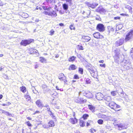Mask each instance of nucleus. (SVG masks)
Masks as SVG:
<instances>
[{
  "label": "nucleus",
  "mask_w": 133,
  "mask_h": 133,
  "mask_svg": "<svg viewBox=\"0 0 133 133\" xmlns=\"http://www.w3.org/2000/svg\"><path fill=\"white\" fill-rule=\"evenodd\" d=\"M109 106L112 109L116 111L120 110V106L113 101L110 102L109 104Z\"/></svg>",
  "instance_id": "obj_1"
},
{
  "label": "nucleus",
  "mask_w": 133,
  "mask_h": 133,
  "mask_svg": "<svg viewBox=\"0 0 133 133\" xmlns=\"http://www.w3.org/2000/svg\"><path fill=\"white\" fill-rule=\"evenodd\" d=\"M55 126V122L52 120H50L48 123V124H45L43 125L44 128H48L51 127H53Z\"/></svg>",
  "instance_id": "obj_2"
},
{
  "label": "nucleus",
  "mask_w": 133,
  "mask_h": 133,
  "mask_svg": "<svg viewBox=\"0 0 133 133\" xmlns=\"http://www.w3.org/2000/svg\"><path fill=\"white\" fill-rule=\"evenodd\" d=\"M34 41L33 39L29 40H23L21 42V44L24 46H26L27 45L30 44Z\"/></svg>",
  "instance_id": "obj_3"
},
{
  "label": "nucleus",
  "mask_w": 133,
  "mask_h": 133,
  "mask_svg": "<svg viewBox=\"0 0 133 133\" xmlns=\"http://www.w3.org/2000/svg\"><path fill=\"white\" fill-rule=\"evenodd\" d=\"M69 122L72 124H75L77 123L78 119L76 117H71L69 120Z\"/></svg>",
  "instance_id": "obj_4"
},
{
  "label": "nucleus",
  "mask_w": 133,
  "mask_h": 133,
  "mask_svg": "<svg viewBox=\"0 0 133 133\" xmlns=\"http://www.w3.org/2000/svg\"><path fill=\"white\" fill-rule=\"evenodd\" d=\"M133 35V30L129 32L126 35L125 38V40L128 41L131 38Z\"/></svg>",
  "instance_id": "obj_5"
},
{
  "label": "nucleus",
  "mask_w": 133,
  "mask_h": 133,
  "mask_svg": "<svg viewBox=\"0 0 133 133\" xmlns=\"http://www.w3.org/2000/svg\"><path fill=\"white\" fill-rule=\"evenodd\" d=\"M115 125L117 126L118 127L119 129H126L127 128V127L124 124H123L122 123H119L116 124L115 121L114 122Z\"/></svg>",
  "instance_id": "obj_6"
},
{
  "label": "nucleus",
  "mask_w": 133,
  "mask_h": 133,
  "mask_svg": "<svg viewBox=\"0 0 133 133\" xmlns=\"http://www.w3.org/2000/svg\"><path fill=\"white\" fill-rule=\"evenodd\" d=\"M97 29L100 32H103L105 30L104 25L101 24H98L97 26Z\"/></svg>",
  "instance_id": "obj_7"
},
{
  "label": "nucleus",
  "mask_w": 133,
  "mask_h": 133,
  "mask_svg": "<svg viewBox=\"0 0 133 133\" xmlns=\"http://www.w3.org/2000/svg\"><path fill=\"white\" fill-rule=\"evenodd\" d=\"M104 96L103 94L101 93V92L97 93L96 96V98L99 100H102Z\"/></svg>",
  "instance_id": "obj_8"
},
{
  "label": "nucleus",
  "mask_w": 133,
  "mask_h": 133,
  "mask_svg": "<svg viewBox=\"0 0 133 133\" xmlns=\"http://www.w3.org/2000/svg\"><path fill=\"white\" fill-rule=\"evenodd\" d=\"M85 4L87 5L89 7H90L92 9L95 8L98 5V4L97 3H94L91 4L88 2H85Z\"/></svg>",
  "instance_id": "obj_9"
},
{
  "label": "nucleus",
  "mask_w": 133,
  "mask_h": 133,
  "mask_svg": "<svg viewBox=\"0 0 133 133\" xmlns=\"http://www.w3.org/2000/svg\"><path fill=\"white\" fill-rule=\"evenodd\" d=\"M94 37L97 39L102 38L103 37L102 35H101L98 32H96L93 34Z\"/></svg>",
  "instance_id": "obj_10"
},
{
  "label": "nucleus",
  "mask_w": 133,
  "mask_h": 133,
  "mask_svg": "<svg viewBox=\"0 0 133 133\" xmlns=\"http://www.w3.org/2000/svg\"><path fill=\"white\" fill-rule=\"evenodd\" d=\"M82 39L83 42H88L90 41L91 38L88 36H82Z\"/></svg>",
  "instance_id": "obj_11"
},
{
  "label": "nucleus",
  "mask_w": 133,
  "mask_h": 133,
  "mask_svg": "<svg viewBox=\"0 0 133 133\" xmlns=\"http://www.w3.org/2000/svg\"><path fill=\"white\" fill-rule=\"evenodd\" d=\"M124 40L123 39H121L116 41L115 43L116 45L117 46L122 44L123 43Z\"/></svg>",
  "instance_id": "obj_12"
},
{
  "label": "nucleus",
  "mask_w": 133,
  "mask_h": 133,
  "mask_svg": "<svg viewBox=\"0 0 133 133\" xmlns=\"http://www.w3.org/2000/svg\"><path fill=\"white\" fill-rule=\"evenodd\" d=\"M36 104L39 107L42 108L43 107V104L42 103L41 101L40 100H38L36 102Z\"/></svg>",
  "instance_id": "obj_13"
},
{
  "label": "nucleus",
  "mask_w": 133,
  "mask_h": 133,
  "mask_svg": "<svg viewBox=\"0 0 133 133\" xmlns=\"http://www.w3.org/2000/svg\"><path fill=\"white\" fill-rule=\"evenodd\" d=\"M50 16L52 17H55L57 16V14L55 11L52 10L50 11Z\"/></svg>",
  "instance_id": "obj_14"
},
{
  "label": "nucleus",
  "mask_w": 133,
  "mask_h": 133,
  "mask_svg": "<svg viewBox=\"0 0 133 133\" xmlns=\"http://www.w3.org/2000/svg\"><path fill=\"white\" fill-rule=\"evenodd\" d=\"M96 11L97 12L101 13L105 11V10L103 8L102 6H100L98 7L96 10Z\"/></svg>",
  "instance_id": "obj_15"
},
{
  "label": "nucleus",
  "mask_w": 133,
  "mask_h": 133,
  "mask_svg": "<svg viewBox=\"0 0 133 133\" xmlns=\"http://www.w3.org/2000/svg\"><path fill=\"white\" fill-rule=\"evenodd\" d=\"M66 77L64 76V75L63 73H61L59 74L58 76V78L61 81H63L65 79Z\"/></svg>",
  "instance_id": "obj_16"
},
{
  "label": "nucleus",
  "mask_w": 133,
  "mask_h": 133,
  "mask_svg": "<svg viewBox=\"0 0 133 133\" xmlns=\"http://www.w3.org/2000/svg\"><path fill=\"white\" fill-rule=\"evenodd\" d=\"M85 96L88 98H92L93 96V95L91 92H88L87 93H85Z\"/></svg>",
  "instance_id": "obj_17"
},
{
  "label": "nucleus",
  "mask_w": 133,
  "mask_h": 133,
  "mask_svg": "<svg viewBox=\"0 0 133 133\" xmlns=\"http://www.w3.org/2000/svg\"><path fill=\"white\" fill-rule=\"evenodd\" d=\"M85 122L84 121L82 120H80L79 121V124L80 126L82 127H83L85 125Z\"/></svg>",
  "instance_id": "obj_18"
},
{
  "label": "nucleus",
  "mask_w": 133,
  "mask_h": 133,
  "mask_svg": "<svg viewBox=\"0 0 133 133\" xmlns=\"http://www.w3.org/2000/svg\"><path fill=\"white\" fill-rule=\"evenodd\" d=\"M89 109V110L92 111V112H94L95 110V107L92 105L89 104L88 105Z\"/></svg>",
  "instance_id": "obj_19"
},
{
  "label": "nucleus",
  "mask_w": 133,
  "mask_h": 133,
  "mask_svg": "<svg viewBox=\"0 0 133 133\" xmlns=\"http://www.w3.org/2000/svg\"><path fill=\"white\" fill-rule=\"evenodd\" d=\"M77 68V67L74 64H72L70 65L69 70H75Z\"/></svg>",
  "instance_id": "obj_20"
},
{
  "label": "nucleus",
  "mask_w": 133,
  "mask_h": 133,
  "mask_svg": "<svg viewBox=\"0 0 133 133\" xmlns=\"http://www.w3.org/2000/svg\"><path fill=\"white\" fill-rule=\"evenodd\" d=\"M124 68L126 70H129L130 68H131L132 66L130 64V63H128L127 64V65L125 64L124 66H123Z\"/></svg>",
  "instance_id": "obj_21"
},
{
  "label": "nucleus",
  "mask_w": 133,
  "mask_h": 133,
  "mask_svg": "<svg viewBox=\"0 0 133 133\" xmlns=\"http://www.w3.org/2000/svg\"><path fill=\"white\" fill-rule=\"evenodd\" d=\"M122 64L123 65V66H124L125 64L127 65V64L131 63L130 61L129 60H124L122 62Z\"/></svg>",
  "instance_id": "obj_22"
},
{
  "label": "nucleus",
  "mask_w": 133,
  "mask_h": 133,
  "mask_svg": "<svg viewBox=\"0 0 133 133\" xmlns=\"http://www.w3.org/2000/svg\"><path fill=\"white\" fill-rule=\"evenodd\" d=\"M39 61L42 63H46V59L43 57H40L39 58Z\"/></svg>",
  "instance_id": "obj_23"
},
{
  "label": "nucleus",
  "mask_w": 133,
  "mask_h": 133,
  "mask_svg": "<svg viewBox=\"0 0 133 133\" xmlns=\"http://www.w3.org/2000/svg\"><path fill=\"white\" fill-rule=\"evenodd\" d=\"M108 34H109V33L110 32H113L114 30V29L111 26H108Z\"/></svg>",
  "instance_id": "obj_24"
},
{
  "label": "nucleus",
  "mask_w": 133,
  "mask_h": 133,
  "mask_svg": "<svg viewBox=\"0 0 133 133\" xmlns=\"http://www.w3.org/2000/svg\"><path fill=\"white\" fill-rule=\"evenodd\" d=\"M105 99L108 102H109L111 100V97L109 96L104 95Z\"/></svg>",
  "instance_id": "obj_25"
},
{
  "label": "nucleus",
  "mask_w": 133,
  "mask_h": 133,
  "mask_svg": "<svg viewBox=\"0 0 133 133\" xmlns=\"http://www.w3.org/2000/svg\"><path fill=\"white\" fill-rule=\"evenodd\" d=\"M76 57L74 56H73L70 57L68 59V61L70 62H74L75 61Z\"/></svg>",
  "instance_id": "obj_26"
},
{
  "label": "nucleus",
  "mask_w": 133,
  "mask_h": 133,
  "mask_svg": "<svg viewBox=\"0 0 133 133\" xmlns=\"http://www.w3.org/2000/svg\"><path fill=\"white\" fill-rule=\"evenodd\" d=\"M89 116L88 114H84L81 118H83L84 120H86L87 119Z\"/></svg>",
  "instance_id": "obj_27"
},
{
  "label": "nucleus",
  "mask_w": 133,
  "mask_h": 133,
  "mask_svg": "<svg viewBox=\"0 0 133 133\" xmlns=\"http://www.w3.org/2000/svg\"><path fill=\"white\" fill-rule=\"evenodd\" d=\"M115 62L117 63H118L119 61V58L118 56L116 55L114 57Z\"/></svg>",
  "instance_id": "obj_28"
},
{
  "label": "nucleus",
  "mask_w": 133,
  "mask_h": 133,
  "mask_svg": "<svg viewBox=\"0 0 133 133\" xmlns=\"http://www.w3.org/2000/svg\"><path fill=\"white\" fill-rule=\"evenodd\" d=\"M25 124L26 125L29 127H32V125L30 121H27L25 122Z\"/></svg>",
  "instance_id": "obj_29"
},
{
  "label": "nucleus",
  "mask_w": 133,
  "mask_h": 133,
  "mask_svg": "<svg viewBox=\"0 0 133 133\" xmlns=\"http://www.w3.org/2000/svg\"><path fill=\"white\" fill-rule=\"evenodd\" d=\"M25 97L26 99V101L27 102L30 101L31 99V97L29 95H26L25 96Z\"/></svg>",
  "instance_id": "obj_30"
},
{
  "label": "nucleus",
  "mask_w": 133,
  "mask_h": 133,
  "mask_svg": "<svg viewBox=\"0 0 133 133\" xmlns=\"http://www.w3.org/2000/svg\"><path fill=\"white\" fill-rule=\"evenodd\" d=\"M63 7L64 10H67L68 8V6L66 4H63Z\"/></svg>",
  "instance_id": "obj_31"
},
{
  "label": "nucleus",
  "mask_w": 133,
  "mask_h": 133,
  "mask_svg": "<svg viewBox=\"0 0 133 133\" xmlns=\"http://www.w3.org/2000/svg\"><path fill=\"white\" fill-rule=\"evenodd\" d=\"M50 115L52 119H56V117L53 113L52 114H50Z\"/></svg>",
  "instance_id": "obj_32"
},
{
  "label": "nucleus",
  "mask_w": 133,
  "mask_h": 133,
  "mask_svg": "<svg viewBox=\"0 0 133 133\" xmlns=\"http://www.w3.org/2000/svg\"><path fill=\"white\" fill-rule=\"evenodd\" d=\"M97 123L99 124H102L103 123V121L101 119H99L97 121Z\"/></svg>",
  "instance_id": "obj_33"
},
{
  "label": "nucleus",
  "mask_w": 133,
  "mask_h": 133,
  "mask_svg": "<svg viewBox=\"0 0 133 133\" xmlns=\"http://www.w3.org/2000/svg\"><path fill=\"white\" fill-rule=\"evenodd\" d=\"M96 130L93 128H91L90 130V133H95L96 132Z\"/></svg>",
  "instance_id": "obj_34"
},
{
  "label": "nucleus",
  "mask_w": 133,
  "mask_h": 133,
  "mask_svg": "<svg viewBox=\"0 0 133 133\" xmlns=\"http://www.w3.org/2000/svg\"><path fill=\"white\" fill-rule=\"evenodd\" d=\"M21 90V91H26V88L25 87L22 86L20 88Z\"/></svg>",
  "instance_id": "obj_35"
},
{
  "label": "nucleus",
  "mask_w": 133,
  "mask_h": 133,
  "mask_svg": "<svg viewBox=\"0 0 133 133\" xmlns=\"http://www.w3.org/2000/svg\"><path fill=\"white\" fill-rule=\"evenodd\" d=\"M92 122V121L91 120H88L86 123V125L87 126H88L91 125V123Z\"/></svg>",
  "instance_id": "obj_36"
},
{
  "label": "nucleus",
  "mask_w": 133,
  "mask_h": 133,
  "mask_svg": "<svg viewBox=\"0 0 133 133\" xmlns=\"http://www.w3.org/2000/svg\"><path fill=\"white\" fill-rule=\"evenodd\" d=\"M83 69L82 68H79V72L81 74H83Z\"/></svg>",
  "instance_id": "obj_37"
},
{
  "label": "nucleus",
  "mask_w": 133,
  "mask_h": 133,
  "mask_svg": "<svg viewBox=\"0 0 133 133\" xmlns=\"http://www.w3.org/2000/svg\"><path fill=\"white\" fill-rule=\"evenodd\" d=\"M125 7L126 8L128 9L130 11L132 10V7L131 6H130L129 5H126L125 6Z\"/></svg>",
  "instance_id": "obj_38"
},
{
  "label": "nucleus",
  "mask_w": 133,
  "mask_h": 133,
  "mask_svg": "<svg viewBox=\"0 0 133 133\" xmlns=\"http://www.w3.org/2000/svg\"><path fill=\"white\" fill-rule=\"evenodd\" d=\"M88 70L91 74L94 73L95 72V71L93 70L92 68H88Z\"/></svg>",
  "instance_id": "obj_39"
},
{
  "label": "nucleus",
  "mask_w": 133,
  "mask_h": 133,
  "mask_svg": "<svg viewBox=\"0 0 133 133\" xmlns=\"http://www.w3.org/2000/svg\"><path fill=\"white\" fill-rule=\"evenodd\" d=\"M43 13L45 15H47L50 16V11H44L43 12Z\"/></svg>",
  "instance_id": "obj_40"
},
{
  "label": "nucleus",
  "mask_w": 133,
  "mask_h": 133,
  "mask_svg": "<svg viewBox=\"0 0 133 133\" xmlns=\"http://www.w3.org/2000/svg\"><path fill=\"white\" fill-rule=\"evenodd\" d=\"M69 28L71 30L72 29L74 30L75 29V28L74 26V24H71L69 26Z\"/></svg>",
  "instance_id": "obj_41"
},
{
  "label": "nucleus",
  "mask_w": 133,
  "mask_h": 133,
  "mask_svg": "<svg viewBox=\"0 0 133 133\" xmlns=\"http://www.w3.org/2000/svg\"><path fill=\"white\" fill-rule=\"evenodd\" d=\"M77 48L79 50H83V47L81 45H78L77 46Z\"/></svg>",
  "instance_id": "obj_42"
},
{
  "label": "nucleus",
  "mask_w": 133,
  "mask_h": 133,
  "mask_svg": "<svg viewBox=\"0 0 133 133\" xmlns=\"http://www.w3.org/2000/svg\"><path fill=\"white\" fill-rule=\"evenodd\" d=\"M122 27V25L121 24H119L117 26V28H118L119 29H121Z\"/></svg>",
  "instance_id": "obj_43"
},
{
  "label": "nucleus",
  "mask_w": 133,
  "mask_h": 133,
  "mask_svg": "<svg viewBox=\"0 0 133 133\" xmlns=\"http://www.w3.org/2000/svg\"><path fill=\"white\" fill-rule=\"evenodd\" d=\"M47 111L48 112L49 114L50 115V114H52L53 113L51 111L50 109V108H47Z\"/></svg>",
  "instance_id": "obj_44"
},
{
  "label": "nucleus",
  "mask_w": 133,
  "mask_h": 133,
  "mask_svg": "<svg viewBox=\"0 0 133 133\" xmlns=\"http://www.w3.org/2000/svg\"><path fill=\"white\" fill-rule=\"evenodd\" d=\"M11 103H10L9 102H8L7 103V104H2V105L3 106H7L8 105H9Z\"/></svg>",
  "instance_id": "obj_45"
},
{
  "label": "nucleus",
  "mask_w": 133,
  "mask_h": 133,
  "mask_svg": "<svg viewBox=\"0 0 133 133\" xmlns=\"http://www.w3.org/2000/svg\"><path fill=\"white\" fill-rule=\"evenodd\" d=\"M86 67L87 69L88 70V68H92L91 66V65L90 64H89L88 65H87L86 66Z\"/></svg>",
  "instance_id": "obj_46"
},
{
  "label": "nucleus",
  "mask_w": 133,
  "mask_h": 133,
  "mask_svg": "<svg viewBox=\"0 0 133 133\" xmlns=\"http://www.w3.org/2000/svg\"><path fill=\"white\" fill-rule=\"evenodd\" d=\"M54 31L53 30H51L50 32V35L51 36L52 35L54 34Z\"/></svg>",
  "instance_id": "obj_47"
},
{
  "label": "nucleus",
  "mask_w": 133,
  "mask_h": 133,
  "mask_svg": "<svg viewBox=\"0 0 133 133\" xmlns=\"http://www.w3.org/2000/svg\"><path fill=\"white\" fill-rule=\"evenodd\" d=\"M130 53L132 57L133 58V48L131 49Z\"/></svg>",
  "instance_id": "obj_48"
},
{
  "label": "nucleus",
  "mask_w": 133,
  "mask_h": 133,
  "mask_svg": "<svg viewBox=\"0 0 133 133\" xmlns=\"http://www.w3.org/2000/svg\"><path fill=\"white\" fill-rule=\"evenodd\" d=\"M24 15H23V16H24V18H26L27 17H28V14H25L24 13Z\"/></svg>",
  "instance_id": "obj_49"
},
{
  "label": "nucleus",
  "mask_w": 133,
  "mask_h": 133,
  "mask_svg": "<svg viewBox=\"0 0 133 133\" xmlns=\"http://www.w3.org/2000/svg\"><path fill=\"white\" fill-rule=\"evenodd\" d=\"M116 92H111V94L113 96H114L116 95Z\"/></svg>",
  "instance_id": "obj_50"
},
{
  "label": "nucleus",
  "mask_w": 133,
  "mask_h": 133,
  "mask_svg": "<svg viewBox=\"0 0 133 133\" xmlns=\"http://www.w3.org/2000/svg\"><path fill=\"white\" fill-rule=\"evenodd\" d=\"M86 83L87 84H90V82L89 81V79H87L86 81Z\"/></svg>",
  "instance_id": "obj_51"
},
{
  "label": "nucleus",
  "mask_w": 133,
  "mask_h": 133,
  "mask_svg": "<svg viewBox=\"0 0 133 133\" xmlns=\"http://www.w3.org/2000/svg\"><path fill=\"white\" fill-rule=\"evenodd\" d=\"M100 66L101 67H103L104 68H105V64H100Z\"/></svg>",
  "instance_id": "obj_52"
},
{
  "label": "nucleus",
  "mask_w": 133,
  "mask_h": 133,
  "mask_svg": "<svg viewBox=\"0 0 133 133\" xmlns=\"http://www.w3.org/2000/svg\"><path fill=\"white\" fill-rule=\"evenodd\" d=\"M74 78L75 79H77L79 78L78 76L77 75H74Z\"/></svg>",
  "instance_id": "obj_53"
},
{
  "label": "nucleus",
  "mask_w": 133,
  "mask_h": 133,
  "mask_svg": "<svg viewBox=\"0 0 133 133\" xmlns=\"http://www.w3.org/2000/svg\"><path fill=\"white\" fill-rule=\"evenodd\" d=\"M107 116L105 115H102V116L101 118H107Z\"/></svg>",
  "instance_id": "obj_54"
},
{
  "label": "nucleus",
  "mask_w": 133,
  "mask_h": 133,
  "mask_svg": "<svg viewBox=\"0 0 133 133\" xmlns=\"http://www.w3.org/2000/svg\"><path fill=\"white\" fill-rule=\"evenodd\" d=\"M54 100H55V99H52V104H56V103H55L54 102Z\"/></svg>",
  "instance_id": "obj_55"
},
{
  "label": "nucleus",
  "mask_w": 133,
  "mask_h": 133,
  "mask_svg": "<svg viewBox=\"0 0 133 133\" xmlns=\"http://www.w3.org/2000/svg\"><path fill=\"white\" fill-rule=\"evenodd\" d=\"M40 112L39 111H37L35 112L34 113V115H35L36 114L39 113Z\"/></svg>",
  "instance_id": "obj_56"
},
{
  "label": "nucleus",
  "mask_w": 133,
  "mask_h": 133,
  "mask_svg": "<svg viewBox=\"0 0 133 133\" xmlns=\"http://www.w3.org/2000/svg\"><path fill=\"white\" fill-rule=\"evenodd\" d=\"M114 19H119L120 17H115L114 18Z\"/></svg>",
  "instance_id": "obj_57"
},
{
  "label": "nucleus",
  "mask_w": 133,
  "mask_h": 133,
  "mask_svg": "<svg viewBox=\"0 0 133 133\" xmlns=\"http://www.w3.org/2000/svg\"><path fill=\"white\" fill-rule=\"evenodd\" d=\"M77 56L78 58L79 59H80L82 57V56L80 54L78 55Z\"/></svg>",
  "instance_id": "obj_58"
},
{
  "label": "nucleus",
  "mask_w": 133,
  "mask_h": 133,
  "mask_svg": "<svg viewBox=\"0 0 133 133\" xmlns=\"http://www.w3.org/2000/svg\"><path fill=\"white\" fill-rule=\"evenodd\" d=\"M73 116L74 117H76V113L74 112H73Z\"/></svg>",
  "instance_id": "obj_59"
},
{
  "label": "nucleus",
  "mask_w": 133,
  "mask_h": 133,
  "mask_svg": "<svg viewBox=\"0 0 133 133\" xmlns=\"http://www.w3.org/2000/svg\"><path fill=\"white\" fill-rule=\"evenodd\" d=\"M104 61L103 60H102L101 61H99V62L100 63H104Z\"/></svg>",
  "instance_id": "obj_60"
},
{
  "label": "nucleus",
  "mask_w": 133,
  "mask_h": 133,
  "mask_svg": "<svg viewBox=\"0 0 133 133\" xmlns=\"http://www.w3.org/2000/svg\"><path fill=\"white\" fill-rule=\"evenodd\" d=\"M26 118L28 120H31L32 119V118L30 117H27Z\"/></svg>",
  "instance_id": "obj_61"
},
{
  "label": "nucleus",
  "mask_w": 133,
  "mask_h": 133,
  "mask_svg": "<svg viewBox=\"0 0 133 133\" xmlns=\"http://www.w3.org/2000/svg\"><path fill=\"white\" fill-rule=\"evenodd\" d=\"M66 2H68L69 3H71V0H65Z\"/></svg>",
  "instance_id": "obj_62"
},
{
  "label": "nucleus",
  "mask_w": 133,
  "mask_h": 133,
  "mask_svg": "<svg viewBox=\"0 0 133 133\" xmlns=\"http://www.w3.org/2000/svg\"><path fill=\"white\" fill-rule=\"evenodd\" d=\"M51 9V7H47L46 8V10H47L48 11H50V10Z\"/></svg>",
  "instance_id": "obj_63"
},
{
  "label": "nucleus",
  "mask_w": 133,
  "mask_h": 133,
  "mask_svg": "<svg viewBox=\"0 0 133 133\" xmlns=\"http://www.w3.org/2000/svg\"><path fill=\"white\" fill-rule=\"evenodd\" d=\"M59 26H64V24L63 23H60L59 24Z\"/></svg>",
  "instance_id": "obj_64"
}]
</instances>
